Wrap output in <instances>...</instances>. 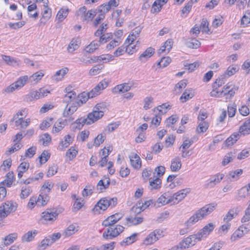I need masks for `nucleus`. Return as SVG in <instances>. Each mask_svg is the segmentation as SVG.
Segmentation results:
<instances>
[{"label": "nucleus", "instance_id": "9d476101", "mask_svg": "<svg viewBox=\"0 0 250 250\" xmlns=\"http://www.w3.org/2000/svg\"><path fill=\"white\" fill-rule=\"evenodd\" d=\"M249 230H250V226L249 228L245 227L243 225L240 226V228L231 235L230 239L231 241H235L244 235V231L246 233Z\"/></svg>", "mask_w": 250, "mask_h": 250}, {"label": "nucleus", "instance_id": "f3484780", "mask_svg": "<svg viewBox=\"0 0 250 250\" xmlns=\"http://www.w3.org/2000/svg\"><path fill=\"white\" fill-rule=\"evenodd\" d=\"M149 182L151 190L159 189L161 187L162 181L159 177H156L155 179L150 178Z\"/></svg>", "mask_w": 250, "mask_h": 250}, {"label": "nucleus", "instance_id": "5fc2aeb1", "mask_svg": "<svg viewBox=\"0 0 250 250\" xmlns=\"http://www.w3.org/2000/svg\"><path fill=\"white\" fill-rule=\"evenodd\" d=\"M97 13V10H89L84 15V19L86 21H91Z\"/></svg>", "mask_w": 250, "mask_h": 250}, {"label": "nucleus", "instance_id": "c85d7f7f", "mask_svg": "<svg viewBox=\"0 0 250 250\" xmlns=\"http://www.w3.org/2000/svg\"><path fill=\"white\" fill-rule=\"evenodd\" d=\"M32 190L30 186H23L21 188L20 198L24 199L28 197L32 193Z\"/></svg>", "mask_w": 250, "mask_h": 250}, {"label": "nucleus", "instance_id": "052dcab7", "mask_svg": "<svg viewBox=\"0 0 250 250\" xmlns=\"http://www.w3.org/2000/svg\"><path fill=\"white\" fill-rule=\"evenodd\" d=\"M112 92L115 94L126 92L123 83L118 84L115 86L112 89Z\"/></svg>", "mask_w": 250, "mask_h": 250}, {"label": "nucleus", "instance_id": "f257e3e1", "mask_svg": "<svg viewBox=\"0 0 250 250\" xmlns=\"http://www.w3.org/2000/svg\"><path fill=\"white\" fill-rule=\"evenodd\" d=\"M116 221L111 215L107 217L102 223V225L104 227H109L103 233V237L104 239H112L118 236L125 229V228L120 225L115 224Z\"/></svg>", "mask_w": 250, "mask_h": 250}, {"label": "nucleus", "instance_id": "4be33fe9", "mask_svg": "<svg viewBox=\"0 0 250 250\" xmlns=\"http://www.w3.org/2000/svg\"><path fill=\"white\" fill-rule=\"evenodd\" d=\"M154 53V49L152 47L147 48L139 57V60L143 61V59L146 60L151 57Z\"/></svg>", "mask_w": 250, "mask_h": 250}, {"label": "nucleus", "instance_id": "1a4fd4ad", "mask_svg": "<svg viewBox=\"0 0 250 250\" xmlns=\"http://www.w3.org/2000/svg\"><path fill=\"white\" fill-rule=\"evenodd\" d=\"M250 194V184L240 188L238 191L236 199L238 201L243 200Z\"/></svg>", "mask_w": 250, "mask_h": 250}, {"label": "nucleus", "instance_id": "c756f323", "mask_svg": "<svg viewBox=\"0 0 250 250\" xmlns=\"http://www.w3.org/2000/svg\"><path fill=\"white\" fill-rule=\"evenodd\" d=\"M100 45L99 42L96 41H93L88 45L84 49L86 52L92 53L96 50Z\"/></svg>", "mask_w": 250, "mask_h": 250}, {"label": "nucleus", "instance_id": "412c9836", "mask_svg": "<svg viewBox=\"0 0 250 250\" xmlns=\"http://www.w3.org/2000/svg\"><path fill=\"white\" fill-rule=\"evenodd\" d=\"M68 72V69L67 67H64L58 71H57L55 74L53 76V78L57 81H59L61 80L64 77V76Z\"/></svg>", "mask_w": 250, "mask_h": 250}, {"label": "nucleus", "instance_id": "6ab92c4d", "mask_svg": "<svg viewBox=\"0 0 250 250\" xmlns=\"http://www.w3.org/2000/svg\"><path fill=\"white\" fill-rule=\"evenodd\" d=\"M31 121L30 119L28 118L25 120H23V117H21L16 119L15 121V125L16 126H20L21 128H25L30 124Z\"/></svg>", "mask_w": 250, "mask_h": 250}, {"label": "nucleus", "instance_id": "a19ab883", "mask_svg": "<svg viewBox=\"0 0 250 250\" xmlns=\"http://www.w3.org/2000/svg\"><path fill=\"white\" fill-rule=\"evenodd\" d=\"M208 127V123L206 122H200L196 128L198 133H204L207 131Z\"/></svg>", "mask_w": 250, "mask_h": 250}, {"label": "nucleus", "instance_id": "58836bf2", "mask_svg": "<svg viewBox=\"0 0 250 250\" xmlns=\"http://www.w3.org/2000/svg\"><path fill=\"white\" fill-rule=\"evenodd\" d=\"M235 152H230L227 154L225 156L224 159L222 161V165L223 166H226V165L229 164L230 162L232 161L235 157Z\"/></svg>", "mask_w": 250, "mask_h": 250}, {"label": "nucleus", "instance_id": "c03bdc74", "mask_svg": "<svg viewBox=\"0 0 250 250\" xmlns=\"http://www.w3.org/2000/svg\"><path fill=\"white\" fill-rule=\"evenodd\" d=\"M78 41L77 39H73L70 42L67 47V50L69 52H72L79 47Z\"/></svg>", "mask_w": 250, "mask_h": 250}, {"label": "nucleus", "instance_id": "473e14b6", "mask_svg": "<svg viewBox=\"0 0 250 250\" xmlns=\"http://www.w3.org/2000/svg\"><path fill=\"white\" fill-rule=\"evenodd\" d=\"M14 178V173L12 171L8 172L6 174L7 179L1 182V185H6L7 187H10L13 182V178Z\"/></svg>", "mask_w": 250, "mask_h": 250}, {"label": "nucleus", "instance_id": "393cba45", "mask_svg": "<svg viewBox=\"0 0 250 250\" xmlns=\"http://www.w3.org/2000/svg\"><path fill=\"white\" fill-rule=\"evenodd\" d=\"M90 94V92L88 93L83 92L78 96V99L75 101L78 102L79 104L80 103L81 104L85 103L88 99L93 98L91 97V95Z\"/></svg>", "mask_w": 250, "mask_h": 250}, {"label": "nucleus", "instance_id": "603ef678", "mask_svg": "<svg viewBox=\"0 0 250 250\" xmlns=\"http://www.w3.org/2000/svg\"><path fill=\"white\" fill-rule=\"evenodd\" d=\"M239 68L237 66H229L224 74L226 76L227 75L229 77L232 76L237 71H238Z\"/></svg>", "mask_w": 250, "mask_h": 250}, {"label": "nucleus", "instance_id": "864d4df0", "mask_svg": "<svg viewBox=\"0 0 250 250\" xmlns=\"http://www.w3.org/2000/svg\"><path fill=\"white\" fill-rule=\"evenodd\" d=\"M83 201V200L81 198H76V201L74 203L73 207V210L74 211L79 210L83 207V204L82 203Z\"/></svg>", "mask_w": 250, "mask_h": 250}, {"label": "nucleus", "instance_id": "f8f14e48", "mask_svg": "<svg viewBox=\"0 0 250 250\" xmlns=\"http://www.w3.org/2000/svg\"><path fill=\"white\" fill-rule=\"evenodd\" d=\"M77 94L74 91H70L67 92L63 97V102L67 104H71L75 102Z\"/></svg>", "mask_w": 250, "mask_h": 250}, {"label": "nucleus", "instance_id": "8fccbe9b", "mask_svg": "<svg viewBox=\"0 0 250 250\" xmlns=\"http://www.w3.org/2000/svg\"><path fill=\"white\" fill-rule=\"evenodd\" d=\"M105 139V136L102 134H99L95 139L94 141V145L96 146H99L102 144Z\"/></svg>", "mask_w": 250, "mask_h": 250}, {"label": "nucleus", "instance_id": "423d86ee", "mask_svg": "<svg viewBox=\"0 0 250 250\" xmlns=\"http://www.w3.org/2000/svg\"><path fill=\"white\" fill-rule=\"evenodd\" d=\"M217 204L216 203H212L205 205L198 210L200 216L203 219L207 215L211 213L217 207Z\"/></svg>", "mask_w": 250, "mask_h": 250}, {"label": "nucleus", "instance_id": "ea45409f", "mask_svg": "<svg viewBox=\"0 0 250 250\" xmlns=\"http://www.w3.org/2000/svg\"><path fill=\"white\" fill-rule=\"evenodd\" d=\"M77 230L75 225H70L65 229L63 232V235L65 237H68L74 234Z\"/></svg>", "mask_w": 250, "mask_h": 250}, {"label": "nucleus", "instance_id": "7ed1b4c3", "mask_svg": "<svg viewBox=\"0 0 250 250\" xmlns=\"http://www.w3.org/2000/svg\"><path fill=\"white\" fill-rule=\"evenodd\" d=\"M60 213V211H58L57 209L55 208L47 209L42 213V217L45 221L53 222L57 219Z\"/></svg>", "mask_w": 250, "mask_h": 250}, {"label": "nucleus", "instance_id": "e433bc0d", "mask_svg": "<svg viewBox=\"0 0 250 250\" xmlns=\"http://www.w3.org/2000/svg\"><path fill=\"white\" fill-rule=\"evenodd\" d=\"M44 74L41 71L37 72L29 77V81L35 83L41 80Z\"/></svg>", "mask_w": 250, "mask_h": 250}, {"label": "nucleus", "instance_id": "f704fd0d", "mask_svg": "<svg viewBox=\"0 0 250 250\" xmlns=\"http://www.w3.org/2000/svg\"><path fill=\"white\" fill-rule=\"evenodd\" d=\"M137 236V234L135 233H133L132 235L126 237L125 240H124L122 242H121V246H125L131 244L136 240V237Z\"/></svg>", "mask_w": 250, "mask_h": 250}, {"label": "nucleus", "instance_id": "de8ad7c7", "mask_svg": "<svg viewBox=\"0 0 250 250\" xmlns=\"http://www.w3.org/2000/svg\"><path fill=\"white\" fill-rule=\"evenodd\" d=\"M28 77L27 75L20 77L18 80L14 83L19 88L22 87L28 80Z\"/></svg>", "mask_w": 250, "mask_h": 250}, {"label": "nucleus", "instance_id": "6e6552de", "mask_svg": "<svg viewBox=\"0 0 250 250\" xmlns=\"http://www.w3.org/2000/svg\"><path fill=\"white\" fill-rule=\"evenodd\" d=\"M196 240L198 241V236H197V233L190 235L182 240L180 242V245H181L184 249H186L190 246L194 245L196 242Z\"/></svg>", "mask_w": 250, "mask_h": 250}, {"label": "nucleus", "instance_id": "b1692460", "mask_svg": "<svg viewBox=\"0 0 250 250\" xmlns=\"http://www.w3.org/2000/svg\"><path fill=\"white\" fill-rule=\"evenodd\" d=\"M201 219H202V218L197 211L195 214L189 218V219L186 222L185 224L188 227Z\"/></svg>", "mask_w": 250, "mask_h": 250}, {"label": "nucleus", "instance_id": "a18cd8bd", "mask_svg": "<svg viewBox=\"0 0 250 250\" xmlns=\"http://www.w3.org/2000/svg\"><path fill=\"white\" fill-rule=\"evenodd\" d=\"M72 139L69 135H67L64 137V140H62L60 143V146L62 148H66L72 143Z\"/></svg>", "mask_w": 250, "mask_h": 250}, {"label": "nucleus", "instance_id": "79ce46f5", "mask_svg": "<svg viewBox=\"0 0 250 250\" xmlns=\"http://www.w3.org/2000/svg\"><path fill=\"white\" fill-rule=\"evenodd\" d=\"M51 16V10L49 8H46L43 13L42 16L40 20L41 22L45 23L49 19Z\"/></svg>", "mask_w": 250, "mask_h": 250}, {"label": "nucleus", "instance_id": "2eb2a0df", "mask_svg": "<svg viewBox=\"0 0 250 250\" xmlns=\"http://www.w3.org/2000/svg\"><path fill=\"white\" fill-rule=\"evenodd\" d=\"M242 173L243 170L242 169H238L229 172V174L227 175V177L230 181H235L239 179Z\"/></svg>", "mask_w": 250, "mask_h": 250}, {"label": "nucleus", "instance_id": "3c124183", "mask_svg": "<svg viewBox=\"0 0 250 250\" xmlns=\"http://www.w3.org/2000/svg\"><path fill=\"white\" fill-rule=\"evenodd\" d=\"M50 154L47 151H44L39 157L41 164L46 163L50 158Z\"/></svg>", "mask_w": 250, "mask_h": 250}, {"label": "nucleus", "instance_id": "a878e982", "mask_svg": "<svg viewBox=\"0 0 250 250\" xmlns=\"http://www.w3.org/2000/svg\"><path fill=\"white\" fill-rule=\"evenodd\" d=\"M37 233L38 231L36 230L29 231L22 237V242H30L32 241Z\"/></svg>", "mask_w": 250, "mask_h": 250}, {"label": "nucleus", "instance_id": "5701e85b", "mask_svg": "<svg viewBox=\"0 0 250 250\" xmlns=\"http://www.w3.org/2000/svg\"><path fill=\"white\" fill-rule=\"evenodd\" d=\"M88 115V117H89L94 123L101 118L104 116V113L103 111L94 110V108L93 112L89 113Z\"/></svg>", "mask_w": 250, "mask_h": 250}, {"label": "nucleus", "instance_id": "49530a36", "mask_svg": "<svg viewBox=\"0 0 250 250\" xmlns=\"http://www.w3.org/2000/svg\"><path fill=\"white\" fill-rule=\"evenodd\" d=\"M171 61V59L169 57H163L160 61L158 62L157 65L160 67H165L170 63Z\"/></svg>", "mask_w": 250, "mask_h": 250}, {"label": "nucleus", "instance_id": "cd10ccee", "mask_svg": "<svg viewBox=\"0 0 250 250\" xmlns=\"http://www.w3.org/2000/svg\"><path fill=\"white\" fill-rule=\"evenodd\" d=\"M18 234L16 233H10L3 238L4 245L8 246L12 244L17 239Z\"/></svg>", "mask_w": 250, "mask_h": 250}, {"label": "nucleus", "instance_id": "dca6fc26", "mask_svg": "<svg viewBox=\"0 0 250 250\" xmlns=\"http://www.w3.org/2000/svg\"><path fill=\"white\" fill-rule=\"evenodd\" d=\"M239 133L244 135L250 133V117L246 121L243 125L240 127Z\"/></svg>", "mask_w": 250, "mask_h": 250}, {"label": "nucleus", "instance_id": "a211bd4d", "mask_svg": "<svg viewBox=\"0 0 250 250\" xmlns=\"http://www.w3.org/2000/svg\"><path fill=\"white\" fill-rule=\"evenodd\" d=\"M238 208H233L230 209L227 214L224 218V221L228 222L232 220L235 216L238 214Z\"/></svg>", "mask_w": 250, "mask_h": 250}, {"label": "nucleus", "instance_id": "4c0bfd02", "mask_svg": "<svg viewBox=\"0 0 250 250\" xmlns=\"http://www.w3.org/2000/svg\"><path fill=\"white\" fill-rule=\"evenodd\" d=\"M94 189V186L92 185L88 184L86 185L82 191V195L83 197H86L92 194L93 190Z\"/></svg>", "mask_w": 250, "mask_h": 250}, {"label": "nucleus", "instance_id": "0e129e2a", "mask_svg": "<svg viewBox=\"0 0 250 250\" xmlns=\"http://www.w3.org/2000/svg\"><path fill=\"white\" fill-rule=\"evenodd\" d=\"M115 242H114L102 245L100 247L99 250H113L115 247Z\"/></svg>", "mask_w": 250, "mask_h": 250}, {"label": "nucleus", "instance_id": "7c9ffc66", "mask_svg": "<svg viewBox=\"0 0 250 250\" xmlns=\"http://www.w3.org/2000/svg\"><path fill=\"white\" fill-rule=\"evenodd\" d=\"M240 136L239 133H234L231 135L225 141L226 145L229 146L232 145L239 139Z\"/></svg>", "mask_w": 250, "mask_h": 250}, {"label": "nucleus", "instance_id": "774afa93", "mask_svg": "<svg viewBox=\"0 0 250 250\" xmlns=\"http://www.w3.org/2000/svg\"><path fill=\"white\" fill-rule=\"evenodd\" d=\"M250 220V204L248 207L245 210V213L241 219L243 223L248 222Z\"/></svg>", "mask_w": 250, "mask_h": 250}, {"label": "nucleus", "instance_id": "72a5a7b5", "mask_svg": "<svg viewBox=\"0 0 250 250\" xmlns=\"http://www.w3.org/2000/svg\"><path fill=\"white\" fill-rule=\"evenodd\" d=\"M157 237L155 234L151 232L144 240V244L146 245H151L157 241Z\"/></svg>", "mask_w": 250, "mask_h": 250}, {"label": "nucleus", "instance_id": "37998d69", "mask_svg": "<svg viewBox=\"0 0 250 250\" xmlns=\"http://www.w3.org/2000/svg\"><path fill=\"white\" fill-rule=\"evenodd\" d=\"M52 244L49 240V238L46 237L42 240L38 247V250H44L47 246L51 245Z\"/></svg>", "mask_w": 250, "mask_h": 250}, {"label": "nucleus", "instance_id": "09e8293b", "mask_svg": "<svg viewBox=\"0 0 250 250\" xmlns=\"http://www.w3.org/2000/svg\"><path fill=\"white\" fill-rule=\"evenodd\" d=\"M49 201V197L45 195H42L40 194L37 199V202L39 204H40L41 206H43L47 204V202Z\"/></svg>", "mask_w": 250, "mask_h": 250}, {"label": "nucleus", "instance_id": "338daca9", "mask_svg": "<svg viewBox=\"0 0 250 250\" xmlns=\"http://www.w3.org/2000/svg\"><path fill=\"white\" fill-rule=\"evenodd\" d=\"M170 106L169 104H167L166 103L163 104H162L158 106L156 108L159 111L161 114H166L167 112V109H170Z\"/></svg>", "mask_w": 250, "mask_h": 250}, {"label": "nucleus", "instance_id": "c9c22d12", "mask_svg": "<svg viewBox=\"0 0 250 250\" xmlns=\"http://www.w3.org/2000/svg\"><path fill=\"white\" fill-rule=\"evenodd\" d=\"M224 175L223 174H218L214 176L213 178H211L208 184V186L213 187L216 184L220 182V181L223 178Z\"/></svg>", "mask_w": 250, "mask_h": 250}, {"label": "nucleus", "instance_id": "13d9d810", "mask_svg": "<svg viewBox=\"0 0 250 250\" xmlns=\"http://www.w3.org/2000/svg\"><path fill=\"white\" fill-rule=\"evenodd\" d=\"M58 167L56 165L53 164L49 167L48 170L46 174V176L50 177L52 176L57 172Z\"/></svg>", "mask_w": 250, "mask_h": 250}, {"label": "nucleus", "instance_id": "bf43d9fd", "mask_svg": "<svg viewBox=\"0 0 250 250\" xmlns=\"http://www.w3.org/2000/svg\"><path fill=\"white\" fill-rule=\"evenodd\" d=\"M97 10L100 14H103L105 16V14L110 10V9L108 8L107 4L104 3L99 6Z\"/></svg>", "mask_w": 250, "mask_h": 250}, {"label": "nucleus", "instance_id": "4d7b16f0", "mask_svg": "<svg viewBox=\"0 0 250 250\" xmlns=\"http://www.w3.org/2000/svg\"><path fill=\"white\" fill-rule=\"evenodd\" d=\"M1 57L3 60L8 65H13L17 62L14 58L9 56L2 55Z\"/></svg>", "mask_w": 250, "mask_h": 250}, {"label": "nucleus", "instance_id": "bb28decb", "mask_svg": "<svg viewBox=\"0 0 250 250\" xmlns=\"http://www.w3.org/2000/svg\"><path fill=\"white\" fill-rule=\"evenodd\" d=\"M193 96L194 93L192 89H186L181 96L180 100L182 103H185L187 100L191 99Z\"/></svg>", "mask_w": 250, "mask_h": 250}, {"label": "nucleus", "instance_id": "2f4dec72", "mask_svg": "<svg viewBox=\"0 0 250 250\" xmlns=\"http://www.w3.org/2000/svg\"><path fill=\"white\" fill-rule=\"evenodd\" d=\"M69 9L67 8H62L58 12L57 18L60 21H62L67 16Z\"/></svg>", "mask_w": 250, "mask_h": 250}, {"label": "nucleus", "instance_id": "20e7f679", "mask_svg": "<svg viewBox=\"0 0 250 250\" xmlns=\"http://www.w3.org/2000/svg\"><path fill=\"white\" fill-rule=\"evenodd\" d=\"M16 209V207L13 205L12 202H7L3 205L2 209L0 210V219L1 220L5 218L10 212L14 211Z\"/></svg>", "mask_w": 250, "mask_h": 250}, {"label": "nucleus", "instance_id": "4468645a", "mask_svg": "<svg viewBox=\"0 0 250 250\" xmlns=\"http://www.w3.org/2000/svg\"><path fill=\"white\" fill-rule=\"evenodd\" d=\"M186 45L190 48L197 49L201 45L200 42L195 38L188 39L186 41Z\"/></svg>", "mask_w": 250, "mask_h": 250}, {"label": "nucleus", "instance_id": "69168bd1", "mask_svg": "<svg viewBox=\"0 0 250 250\" xmlns=\"http://www.w3.org/2000/svg\"><path fill=\"white\" fill-rule=\"evenodd\" d=\"M172 202V200L170 197L167 200V197H165V195H161L157 200L158 204H161L162 205L169 204Z\"/></svg>", "mask_w": 250, "mask_h": 250}, {"label": "nucleus", "instance_id": "680f3d73", "mask_svg": "<svg viewBox=\"0 0 250 250\" xmlns=\"http://www.w3.org/2000/svg\"><path fill=\"white\" fill-rule=\"evenodd\" d=\"M236 105L235 104H229L228 107V112L229 117H233L236 113Z\"/></svg>", "mask_w": 250, "mask_h": 250}, {"label": "nucleus", "instance_id": "aec40b11", "mask_svg": "<svg viewBox=\"0 0 250 250\" xmlns=\"http://www.w3.org/2000/svg\"><path fill=\"white\" fill-rule=\"evenodd\" d=\"M182 164L179 157L173 159L171 161L170 168L172 171H178L181 167Z\"/></svg>", "mask_w": 250, "mask_h": 250}, {"label": "nucleus", "instance_id": "ddd939ff", "mask_svg": "<svg viewBox=\"0 0 250 250\" xmlns=\"http://www.w3.org/2000/svg\"><path fill=\"white\" fill-rule=\"evenodd\" d=\"M105 179H106L105 183L104 182V180L102 179L100 180L97 184L96 188L99 192H103L109 186L110 184V179L109 178H106Z\"/></svg>", "mask_w": 250, "mask_h": 250}, {"label": "nucleus", "instance_id": "0eeeda50", "mask_svg": "<svg viewBox=\"0 0 250 250\" xmlns=\"http://www.w3.org/2000/svg\"><path fill=\"white\" fill-rule=\"evenodd\" d=\"M190 192L189 188H187L181 189L176 193H174L173 196L170 197V199L172 200L174 204H178L185 198L187 194Z\"/></svg>", "mask_w": 250, "mask_h": 250}, {"label": "nucleus", "instance_id": "e2e57ef3", "mask_svg": "<svg viewBox=\"0 0 250 250\" xmlns=\"http://www.w3.org/2000/svg\"><path fill=\"white\" fill-rule=\"evenodd\" d=\"M162 6L163 4L159 3L155 0L152 5L151 12L153 13L159 12L161 11Z\"/></svg>", "mask_w": 250, "mask_h": 250}, {"label": "nucleus", "instance_id": "f03ea898", "mask_svg": "<svg viewBox=\"0 0 250 250\" xmlns=\"http://www.w3.org/2000/svg\"><path fill=\"white\" fill-rule=\"evenodd\" d=\"M117 198H103L101 199L95 205L94 207L93 208L92 210V212L95 214H99L101 213V210L104 211L109 206L114 207L117 204Z\"/></svg>", "mask_w": 250, "mask_h": 250}, {"label": "nucleus", "instance_id": "9b49d317", "mask_svg": "<svg viewBox=\"0 0 250 250\" xmlns=\"http://www.w3.org/2000/svg\"><path fill=\"white\" fill-rule=\"evenodd\" d=\"M131 166L136 169H139L141 167V160L136 153H132L129 156Z\"/></svg>", "mask_w": 250, "mask_h": 250}, {"label": "nucleus", "instance_id": "6e6d98bb", "mask_svg": "<svg viewBox=\"0 0 250 250\" xmlns=\"http://www.w3.org/2000/svg\"><path fill=\"white\" fill-rule=\"evenodd\" d=\"M28 114V109L26 108H23L18 112L15 115H14L11 121H14L19 118V116H24L25 117Z\"/></svg>", "mask_w": 250, "mask_h": 250}, {"label": "nucleus", "instance_id": "39448f33", "mask_svg": "<svg viewBox=\"0 0 250 250\" xmlns=\"http://www.w3.org/2000/svg\"><path fill=\"white\" fill-rule=\"evenodd\" d=\"M215 227V225L212 223H209L206 225L197 233V236H198V241L208 235L213 230Z\"/></svg>", "mask_w": 250, "mask_h": 250}]
</instances>
